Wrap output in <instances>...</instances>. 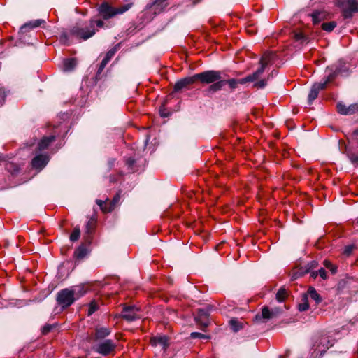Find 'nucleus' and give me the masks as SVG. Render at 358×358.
Segmentation results:
<instances>
[{"label": "nucleus", "mask_w": 358, "mask_h": 358, "mask_svg": "<svg viewBox=\"0 0 358 358\" xmlns=\"http://www.w3.org/2000/svg\"><path fill=\"white\" fill-rule=\"evenodd\" d=\"M196 81L194 75L191 77H186L177 81L174 85V91L178 92L193 84Z\"/></svg>", "instance_id": "dca6fc26"}, {"label": "nucleus", "mask_w": 358, "mask_h": 358, "mask_svg": "<svg viewBox=\"0 0 358 358\" xmlns=\"http://www.w3.org/2000/svg\"><path fill=\"white\" fill-rule=\"evenodd\" d=\"M120 194L117 193L113 200L108 203L101 200H96V203L103 213H109L115 209L120 200Z\"/></svg>", "instance_id": "1a4fd4ad"}, {"label": "nucleus", "mask_w": 358, "mask_h": 358, "mask_svg": "<svg viewBox=\"0 0 358 358\" xmlns=\"http://www.w3.org/2000/svg\"><path fill=\"white\" fill-rule=\"evenodd\" d=\"M1 160V156L0 155V161Z\"/></svg>", "instance_id": "8fccbe9b"}, {"label": "nucleus", "mask_w": 358, "mask_h": 358, "mask_svg": "<svg viewBox=\"0 0 358 358\" xmlns=\"http://www.w3.org/2000/svg\"><path fill=\"white\" fill-rule=\"evenodd\" d=\"M277 312L274 310H270L267 306H264L262 309V313H258L255 316L257 321L265 322L269 319L273 318L276 315Z\"/></svg>", "instance_id": "ddd939ff"}, {"label": "nucleus", "mask_w": 358, "mask_h": 358, "mask_svg": "<svg viewBox=\"0 0 358 358\" xmlns=\"http://www.w3.org/2000/svg\"><path fill=\"white\" fill-rule=\"evenodd\" d=\"M287 296V292L285 288L281 287L276 294V299L279 302H282Z\"/></svg>", "instance_id": "a878e982"}, {"label": "nucleus", "mask_w": 358, "mask_h": 358, "mask_svg": "<svg viewBox=\"0 0 358 358\" xmlns=\"http://www.w3.org/2000/svg\"><path fill=\"white\" fill-rule=\"evenodd\" d=\"M353 136L357 143H358V129L353 132Z\"/></svg>", "instance_id": "c03bdc74"}, {"label": "nucleus", "mask_w": 358, "mask_h": 358, "mask_svg": "<svg viewBox=\"0 0 358 358\" xmlns=\"http://www.w3.org/2000/svg\"><path fill=\"white\" fill-rule=\"evenodd\" d=\"M352 248L351 246L347 247L345 250V253L349 255L352 251Z\"/></svg>", "instance_id": "49530a36"}, {"label": "nucleus", "mask_w": 358, "mask_h": 358, "mask_svg": "<svg viewBox=\"0 0 358 358\" xmlns=\"http://www.w3.org/2000/svg\"><path fill=\"white\" fill-rule=\"evenodd\" d=\"M309 308V304L308 302V296L306 294H303L302 296L301 302L299 304V310L300 311H306Z\"/></svg>", "instance_id": "bb28decb"}, {"label": "nucleus", "mask_w": 358, "mask_h": 358, "mask_svg": "<svg viewBox=\"0 0 358 358\" xmlns=\"http://www.w3.org/2000/svg\"><path fill=\"white\" fill-rule=\"evenodd\" d=\"M338 3L345 18L350 17L353 13L358 12V2L356 0H338Z\"/></svg>", "instance_id": "423d86ee"}, {"label": "nucleus", "mask_w": 358, "mask_h": 358, "mask_svg": "<svg viewBox=\"0 0 358 358\" xmlns=\"http://www.w3.org/2000/svg\"><path fill=\"white\" fill-rule=\"evenodd\" d=\"M111 334V329L106 327H96L94 333V340H101Z\"/></svg>", "instance_id": "a211bd4d"}, {"label": "nucleus", "mask_w": 358, "mask_h": 358, "mask_svg": "<svg viewBox=\"0 0 358 358\" xmlns=\"http://www.w3.org/2000/svg\"><path fill=\"white\" fill-rule=\"evenodd\" d=\"M76 65V60L74 58L66 59L63 61V69L65 71H70Z\"/></svg>", "instance_id": "b1692460"}, {"label": "nucleus", "mask_w": 358, "mask_h": 358, "mask_svg": "<svg viewBox=\"0 0 358 358\" xmlns=\"http://www.w3.org/2000/svg\"><path fill=\"white\" fill-rule=\"evenodd\" d=\"M55 140V136L54 135L43 137L38 144V150L42 151L46 149Z\"/></svg>", "instance_id": "aec40b11"}, {"label": "nucleus", "mask_w": 358, "mask_h": 358, "mask_svg": "<svg viewBox=\"0 0 358 358\" xmlns=\"http://www.w3.org/2000/svg\"><path fill=\"white\" fill-rule=\"evenodd\" d=\"M191 338H201V339H208L209 336L205 334H203L199 332H192L190 334Z\"/></svg>", "instance_id": "f704fd0d"}, {"label": "nucleus", "mask_w": 358, "mask_h": 358, "mask_svg": "<svg viewBox=\"0 0 358 358\" xmlns=\"http://www.w3.org/2000/svg\"><path fill=\"white\" fill-rule=\"evenodd\" d=\"M140 310L135 306H125L122 312V317L127 321H134L140 318Z\"/></svg>", "instance_id": "9d476101"}, {"label": "nucleus", "mask_w": 358, "mask_h": 358, "mask_svg": "<svg viewBox=\"0 0 358 358\" xmlns=\"http://www.w3.org/2000/svg\"><path fill=\"white\" fill-rule=\"evenodd\" d=\"M303 35L301 33H297L295 34V38L297 41L302 40L303 38Z\"/></svg>", "instance_id": "37998d69"}, {"label": "nucleus", "mask_w": 358, "mask_h": 358, "mask_svg": "<svg viewBox=\"0 0 358 358\" xmlns=\"http://www.w3.org/2000/svg\"><path fill=\"white\" fill-rule=\"evenodd\" d=\"M196 80H199L203 84H210L221 79V73L217 71H206L202 73L194 74Z\"/></svg>", "instance_id": "39448f33"}, {"label": "nucleus", "mask_w": 358, "mask_h": 358, "mask_svg": "<svg viewBox=\"0 0 358 358\" xmlns=\"http://www.w3.org/2000/svg\"><path fill=\"white\" fill-rule=\"evenodd\" d=\"M348 157L353 164H358V155L352 152L348 154Z\"/></svg>", "instance_id": "c9c22d12"}, {"label": "nucleus", "mask_w": 358, "mask_h": 358, "mask_svg": "<svg viewBox=\"0 0 358 358\" xmlns=\"http://www.w3.org/2000/svg\"><path fill=\"white\" fill-rule=\"evenodd\" d=\"M0 94L2 96V99H4L5 98V95H4V93L0 90Z\"/></svg>", "instance_id": "09e8293b"}, {"label": "nucleus", "mask_w": 358, "mask_h": 358, "mask_svg": "<svg viewBox=\"0 0 358 358\" xmlns=\"http://www.w3.org/2000/svg\"><path fill=\"white\" fill-rule=\"evenodd\" d=\"M80 235V231L79 227H76L73 229L72 233L70 235V240L73 242L76 241L79 239Z\"/></svg>", "instance_id": "7c9ffc66"}, {"label": "nucleus", "mask_w": 358, "mask_h": 358, "mask_svg": "<svg viewBox=\"0 0 358 358\" xmlns=\"http://www.w3.org/2000/svg\"><path fill=\"white\" fill-rule=\"evenodd\" d=\"M52 327L50 324H46L45 325L43 329H42V333L43 334H48V332L50 331V330L52 329Z\"/></svg>", "instance_id": "ea45409f"}, {"label": "nucleus", "mask_w": 358, "mask_h": 358, "mask_svg": "<svg viewBox=\"0 0 358 358\" xmlns=\"http://www.w3.org/2000/svg\"><path fill=\"white\" fill-rule=\"evenodd\" d=\"M306 294L307 296H309L311 299L314 300L316 304H319L322 301L320 295L317 292L314 287H309L307 294Z\"/></svg>", "instance_id": "4be33fe9"}, {"label": "nucleus", "mask_w": 358, "mask_h": 358, "mask_svg": "<svg viewBox=\"0 0 358 358\" xmlns=\"http://www.w3.org/2000/svg\"><path fill=\"white\" fill-rule=\"evenodd\" d=\"M357 223H358V220H357Z\"/></svg>", "instance_id": "3c124183"}, {"label": "nucleus", "mask_w": 358, "mask_h": 358, "mask_svg": "<svg viewBox=\"0 0 358 358\" xmlns=\"http://www.w3.org/2000/svg\"><path fill=\"white\" fill-rule=\"evenodd\" d=\"M48 155H38L32 159L31 164L34 168L41 169L48 164Z\"/></svg>", "instance_id": "f3484780"}, {"label": "nucleus", "mask_w": 358, "mask_h": 358, "mask_svg": "<svg viewBox=\"0 0 358 358\" xmlns=\"http://www.w3.org/2000/svg\"><path fill=\"white\" fill-rule=\"evenodd\" d=\"M336 23L334 21L324 22L322 24V29L328 32L331 31L336 27Z\"/></svg>", "instance_id": "c756f323"}, {"label": "nucleus", "mask_w": 358, "mask_h": 358, "mask_svg": "<svg viewBox=\"0 0 358 358\" xmlns=\"http://www.w3.org/2000/svg\"><path fill=\"white\" fill-rule=\"evenodd\" d=\"M104 23L101 20L91 19L89 22L77 23L71 29V34L84 41L92 37L98 30L103 27Z\"/></svg>", "instance_id": "f03ea898"}, {"label": "nucleus", "mask_w": 358, "mask_h": 358, "mask_svg": "<svg viewBox=\"0 0 358 358\" xmlns=\"http://www.w3.org/2000/svg\"><path fill=\"white\" fill-rule=\"evenodd\" d=\"M229 324H230L231 328L235 332L238 331V330H240L242 328L241 322L235 318L230 320Z\"/></svg>", "instance_id": "c85d7f7f"}, {"label": "nucleus", "mask_w": 358, "mask_h": 358, "mask_svg": "<svg viewBox=\"0 0 358 358\" xmlns=\"http://www.w3.org/2000/svg\"><path fill=\"white\" fill-rule=\"evenodd\" d=\"M96 220L94 217H91L86 224V233L88 234H92L96 227Z\"/></svg>", "instance_id": "393cba45"}, {"label": "nucleus", "mask_w": 358, "mask_h": 358, "mask_svg": "<svg viewBox=\"0 0 358 358\" xmlns=\"http://www.w3.org/2000/svg\"><path fill=\"white\" fill-rule=\"evenodd\" d=\"M324 265L325 266V267H327V268L330 269L331 271L333 273H335L336 272V267H335L331 262L329 261H327V260H325L324 262Z\"/></svg>", "instance_id": "e433bc0d"}, {"label": "nucleus", "mask_w": 358, "mask_h": 358, "mask_svg": "<svg viewBox=\"0 0 358 358\" xmlns=\"http://www.w3.org/2000/svg\"><path fill=\"white\" fill-rule=\"evenodd\" d=\"M134 162H135V161H134V159H132V158H128V159H127V162H126L127 164L128 165V166H129V168H132V166H133V164H134Z\"/></svg>", "instance_id": "79ce46f5"}, {"label": "nucleus", "mask_w": 358, "mask_h": 358, "mask_svg": "<svg viewBox=\"0 0 358 358\" xmlns=\"http://www.w3.org/2000/svg\"><path fill=\"white\" fill-rule=\"evenodd\" d=\"M329 346H332V343H330V341L327 337H322L320 340V343L317 345V348L320 352H324L327 349L329 348Z\"/></svg>", "instance_id": "5701e85b"}, {"label": "nucleus", "mask_w": 358, "mask_h": 358, "mask_svg": "<svg viewBox=\"0 0 358 358\" xmlns=\"http://www.w3.org/2000/svg\"><path fill=\"white\" fill-rule=\"evenodd\" d=\"M99 309V305L96 301H93L89 304L87 315H92L94 312Z\"/></svg>", "instance_id": "2f4dec72"}, {"label": "nucleus", "mask_w": 358, "mask_h": 358, "mask_svg": "<svg viewBox=\"0 0 358 358\" xmlns=\"http://www.w3.org/2000/svg\"><path fill=\"white\" fill-rule=\"evenodd\" d=\"M44 23H45V20H36L34 21H31V22H29L24 24L23 26H22L20 28V30L22 32H25V31L29 30L30 29L38 27Z\"/></svg>", "instance_id": "412c9836"}, {"label": "nucleus", "mask_w": 358, "mask_h": 358, "mask_svg": "<svg viewBox=\"0 0 358 358\" xmlns=\"http://www.w3.org/2000/svg\"><path fill=\"white\" fill-rule=\"evenodd\" d=\"M341 69H340L338 66H331L327 68L325 71L327 74V78L324 81L322 82L325 83V87L329 83H331L334 80L338 74L341 73Z\"/></svg>", "instance_id": "2eb2a0df"}, {"label": "nucleus", "mask_w": 358, "mask_h": 358, "mask_svg": "<svg viewBox=\"0 0 358 358\" xmlns=\"http://www.w3.org/2000/svg\"><path fill=\"white\" fill-rule=\"evenodd\" d=\"M311 16L313 23L314 24H317L323 20L324 14L322 12L316 11L314 12Z\"/></svg>", "instance_id": "cd10ccee"}, {"label": "nucleus", "mask_w": 358, "mask_h": 358, "mask_svg": "<svg viewBox=\"0 0 358 358\" xmlns=\"http://www.w3.org/2000/svg\"><path fill=\"white\" fill-rule=\"evenodd\" d=\"M110 60H108V59L105 58L102 60V62H101V64H102V66H106L107 65V64L109 62Z\"/></svg>", "instance_id": "a18cd8bd"}, {"label": "nucleus", "mask_w": 358, "mask_h": 358, "mask_svg": "<svg viewBox=\"0 0 358 358\" xmlns=\"http://www.w3.org/2000/svg\"><path fill=\"white\" fill-rule=\"evenodd\" d=\"M86 248L84 246H80L75 251V255L78 258H83L86 255Z\"/></svg>", "instance_id": "473e14b6"}, {"label": "nucleus", "mask_w": 358, "mask_h": 358, "mask_svg": "<svg viewBox=\"0 0 358 358\" xmlns=\"http://www.w3.org/2000/svg\"><path fill=\"white\" fill-rule=\"evenodd\" d=\"M209 311L206 309H199L196 316L195 317L196 322L201 326V329L205 331L206 328L209 325Z\"/></svg>", "instance_id": "9b49d317"}, {"label": "nucleus", "mask_w": 358, "mask_h": 358, "mask_svg": "<svg viewBox=\"0 0 358 358\" xmlns=\"http://www.w3.org/2000/svg\"><path fill=\"white\" fill-rule=\"evenodd\" d=\"M150 343L152 346H159L164 352H166L170 345V339L165 335H157L150 338Z\"/></svg>", "instance_id": "6e6552de"}, {"label": "nucleus", "mask_w": 358, "mask_h": 358, "mask_svg": "<svg viewBox=\"0 0 358 358\" xmlns=\"http://www.w3.org/2000/svg\"><path fill=\"white\" fill-rule=\"evenodd\" d=\"M167 0H156L154 6L159 8V10L164 9L168 4L166 3Z\"/></svg>", "instance_id": "72a5a7b5"}, {"label": "nucleus", "mask_w": 358, "mask_h": 358, "mask_svg": "<svg viewBox=\"0 0 358 358\" xmlns=\"http://www.w3.org/2000/svg\"><path fill=\"white\" fill-rule=\"evenodd\" d=\"M273 56H274V55L273 52H265L262 56V57L259 60L260 66L258 68V69L256 71H255L252 74H250V75L246 76L245 78H241L238 80L234 79V78L227 80L226 84H228L231 89H234L237 87L238 83L245 84L246 83H248V82L257 81L254 84V87H257V88H264L267 84V80L265 79H262L259 81H257V80L261 77L262 73L264 72L265 68L268 65V64L273 59Z\"/></svg>", "instance_id": "f257e3e1"}, {"label": "nucleus", "mask_w": 358, "mask_h": 358, "mask_svg": "<svg viewBox=\"0 0 358 358\" xmlns=\"http://www.w3.org/2000/svg\"><path fill=\"white\" fill-rule=\"evenodd\" d=\"M318 275L322 278V279H326L327 278V272L325 271V269L321 268L319 271H318Z\"/></svg>", "instance_id": "a19ab883"}, {"label": "nucleus", "mask_w": 358, "mask_h": 358, "mask_svg": "<svg viewBox=\"0 0 358 358\" xmlns=\"http://www.w3.org/2000/svg\"><path fill=\"white\" fill-rule=\"evenodd\" d=\"M115 52H116L115 48H113V49L110 50L106 53L105 58L108 59V60H110L112 59V57L115 55Z\"/></svg>", "instance_id": "58836bf2"}, {"label": "nucleus", "mask_w": 358, "mask_h": 358, "mask_svg": "<svg viewBox=\"0 0 358 358\" xmlns=\"http://www.w3.org/2000/svg\"><path fill=\"white\" fill-rule=\"evenodd\" d=\"M116 344L111 339H106L94 347V350L99 354L107 356L115 350Z\"/></svg>", "instance_id": "0eeeda50"}, {"label": "nucleus", "mask_w": 358, "mask_h": 358, "mask_svg": "<svg viewBox=\"0 0 358 358\" xmlns=\"http://www.w3.org/2000/svg\"><path fill=\"white\" fill-rule=\"evenodd\" d=\"M86 290L83 285H78L65 288L57 293V303L62 308L70 306L73 302L85 295Z\"/></svg>", "instance_id": "7ed1b4c3"}, {"label": "nucleus", "mask_w": 358, "mask_h": 358, "mask_svg": "<svg viewBox=\"0 0 358 358\" xmlns=\"http://www.w3.org/2000/svg\"><path fill=\"white\" fill-rule=\"evenodd\" d=\"M345 63L343 60L338 61V64L336 65H334V66H338L340 69H341L343 72H345L348 70V69L345 66Z\"/></svg>", "instance_id": "4c0bfd02"}, {"label": "nucleus", "mask_w": 358, "mask_h": 358, "mask_svg": "<svg viewBox=\"0 0 358 358\" xmlns=\"http://www.w3.org/2000/svg\"><path fill=\"white\" fill-rule=\"evenodd\" d=\"M105 67H106V66H102V64H100V66H99V69H98L97 73H98V74L101 73V72L103 71V70L104 69V68H105Z\"/></svg>", "instance_id": "de8ad7c7"}, {"label": "nucleus", "mask_w": 358, "mask_h": 358, "mask_svg": "<svg viewBox=\"0 0 358 358\" xmlns=\"http://www.w3.org/2000/svg\"><path fill=\"white\" fill-rule=\"evenodd\" d=\"M132 5L133 3H129L119 8H115L110 5L108 2H103L99 6L98 11L99 14L103 17V19L108 20L113 17L116 15L125 13L131 8Z\"/></svg>", "instance_id": "20e7f679"}, {"label": "nucleus", "mask_w": 358, "mask_h": 358, "mask_svg": "<svg viewBox=\"0 0 358 358\" xmlns=\"http://www.w3.org/2000/svg\"><path fill=\"white\" fill-rule=\"evenodd\" d=\"M211 85L206 90L209 94H213L220 91L226 85V80L220 79L218 81L210 83Z\"/></svg>", "instance_id": "6ab92c4d"}, {"label": "nucleus", "mask_w": 358, "mask_h": 358, "mask_svg": "<svg viewBox=\"0 0 358 358\" xmlns=\"http://www.w3.org/2000/svg\"><path fill=\"white\" fill-rule=\"evenodd\" d=\"M325 89V83H316L313 85L308 94V104H312L313 101L316 99L320 91Z\"/></svg>", "instance_id": "f8f14e48"}, {"label": "nucleus", "mask_w": 358, "mask_h": 358, "mask_svg": "<svg viewBox=\"0 0 358 358\" xmlns=\"http://www.w3.org/2000/svg\"><path fill=\"white\" fill-rule=\"evenodd\" d=\"M338 112L341 115H351L358 110V106L357 104H352L346 106L343 103H338L336 106Z\"/></svg>", "instance_id": "4468645a"}]
</instances>
